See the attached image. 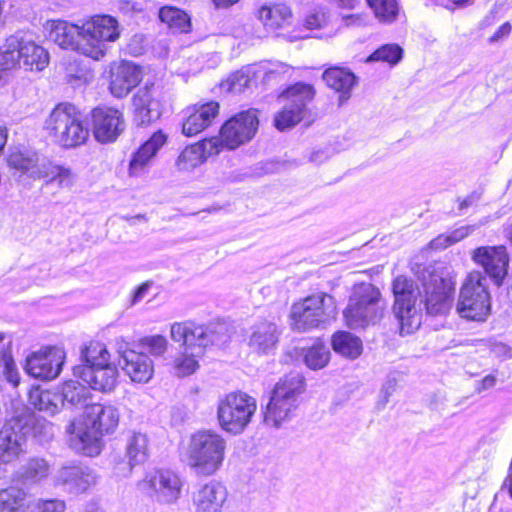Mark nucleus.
<instances>
[{
	"instance_id": "f257e3e1",
	"label": "nucleus",
	"mask_w": 512,
	"mask_h": 512,
	"mask_svg": "<svg viewBox=\"0 0 512 512\" xmlns=\"http://www.w3.org/2000/svg\"><path fill=\"white\" fill-rule=\"evenodd\" d=\"M49 37L62 48H69L78 53L101 60L105 57L108 44L120 37V25L110 15H96L82 24H72L65 20L46 22Z\"/></svg>"
},
{
	"instance_id": "f03ea898",
	"label": "nucleus",
	"mask_w": 512,
	"mask_h": 512,
	"mask_svg": "<svg viewBox=\"0 0 512 512\" xmlns=\"http://www.w3.org/2000/svg\"><path fill=\"white\" fill-rule=\"evenodd\" d=\"M119 421V409L110 403L86 405L83 418L71 421L66 427L70 447L87 456L98 455L102 436L114 433Z\"/></svg>"
},
{
	"instance_id": "7ed1b4c3",
	"label": "nucleus",
	"mask_w": 512,
	"mask_h": 512,
	"mask_svg": "<svg viewBox=\"0 0 512 512\" xmlns=\"http://www.w3.org/2000/svg\"><path fill=\"white\" fill-rule=\"evenodd\" d=\"M170 336L181 344L180 353L173 360L175 375L186 377L195 373L206 347L214 342L213 331L204 325L185 321L172 324Z\"/></svg>"
},
{
	"instance_id": "20e7f679",
	"label": "nucleus",
	"mask_w": 512,
	"mask_h": 512,
	"mask_svg": "<svg viewBox=\"0 0 512 512\" xmlns=\"http://www.w3.org/2000/svg\"><path fill=\"white\" fill-rule=\"evenodd\" d=\"M226 450L224 437L211 430H201L191 435L183 461L194 475L210 477L222 468Z\"/></svg>"
},
{
	"instance_id": "39448f33",
	"label": "nucleus",
	"mask_w": 512,
	"mask_h": 512,
	"mask_svg": "<svg viewBox=\"0 0 512 512\" xmlns=\"http://www.w3.org/2000/svg\"><path fill=\"white\" fill-rule=\"evenodd\" d=\"M44 128L51 140L65 149L84 145L89 138L81 112L70 103L58 104L46 118Z\"/></svg>"
},
{
	"instance_id": "423d86ee",
	"label": "nucleus",
	"mask_w": 512,
	"mask_h": 512,
	"mask_svg": "<svg viewBox=\"0 0 512 512\" xmlns=\"http://www.w3.org/2000/svg\"><path fill=\"white\" fill-rule=\"evenodd\" d=\"M384 307L377 287L371 283L355 285L343 313L346 325L351 329L375 325L382 319Z\"/></svg>"
},
{
	"instance_id": "0eeeda50",
	"label": "nucleus",
	"mask_w": 512,
	"mask_h": 512,
	"mask_svg": "<svg viewBox=\"0 0 512 512\" xmlns=\"http://www.w3.org/2000/svg\"><path fill=\"white\" fill-rule=\"evenodd\" d=\"M457 313L472 321H485L491 312V297L487 279L482 272L473 270L465 277L456 305Z\"/></svg>"
},
{
	"instance_id": "6e6552de",
	"label": "nucleus",
	"mask_w": 512,
	"mask_h": 512,
	"mask_svg": "<svg viewBox=\"0 0 512 512\" xmlns=\"http://www.w3.org/2000/svg\"><path fill=\"white\" fill-rule=\"evenodd\" d=\"M393 311L400 324L401 334H410L419 329L422 322L420 290L413 280L398 276L392 284Z\"/></svg>"
},
{
	"instance_id": "1a4fd4ad",
	"label": "nucleus",
	"mask_w": 512,
	"mask_h": 512,
	"mask_svg": "<svg viewBox=\"0 0 512 512\" xmlns=\"http://www.w3.org/2000/svg\"><path fill=\"white\" fill-rule=\"evenodd\" d=\"M304 391V380L299 374H289L276 383L264 412V422L278 428L290 419L297 407V398Z\"/></svg>"
},
{
	"instance_id": "9d476101",
	"label": "nucleus",
	"mask_w": 512,
	"mask_h": 512,
	"mask_svg": "<svg viewBox=\"0 0 512 512\" xmlns=\"http://www.w3.org/2000/svg\"><path fill=\"white\" fill-rule=\"evenodd\" d=\"M333 296L318 293L294 303L290 310L291 327L298 332L316 328L336 315Z\"/></svg>"
},
{
	"instance_id": "9b49d317",
	"label": "nucleus",
	"mask_w": 512,
	"mask_h": 512,
	"mask_svg": "<svg viewBox=\"0 0 512 512\" xmlns=\"http://www.w3.org/2000/svg\"><path fill=\"white\" fill-rule=\"evenodd\" d=\"M256 408V400L246 393L227 394L218 403L219 425L229 433L239 434L250 423Z\"/></svg>"
},
{
	"instance_id": "f8f14e48",
	"label": "nucleus",
	"mask_w": 512,
	"mask_h": 512,
	"mask_svg": "<svg viewBox=\"0 0 512 512\" xmlns=\"http://www.w3.org/2000/svg\"><path fill=\"white\" fill-rule=\"evenodd\" d=\"M282 97L287 103L274 119L275 127L281 131L295 126L304 118L307 104L314 97V90L310 85L297 83L288 88Z\"/></svg>"
},
{
	"instance_id": "ddd939ff",
	"label": "nucleus",
	"mask_w": 512,
	"mask_h": 512,
	"mask_svg": "<svg viewBox=\"0 0 512 512\" xmlns=\"http://www.w3.org/2000/svg\"><path fill=\"white\" fill-rule=\"evenodd\" d=\"M258 116L256 110L250 109L237 113L227 120L220 129L217 137L221 143V150L226 147L230 150L250 141L258 129Z\"/></svg>"
},
{
	"instance_id": "4468645a",
	"label": "nucleus",
	"mask_w": 512,
	"mask_h": 512,
	"mask_svg": "<svg viewBox=\"0 0 512 512\" xmlns=\"http://www.w3.org/2000/svg\"><path fill=\"white\" fill-rule=\"evenodd\" d=\"M471 260L484 270L483 275L488 276L496 286L503 284L510 262L505 246L477 247L471 251Z\"/></svg>"
},
{
	"instance_id": "2eb2a0df",
	"label": "nucleus",
	"mask_w": 512,
	"mask_h": 512,
	"mask_svg": "<svg viewBox=\"0 0 512 512\" xmlns=\"http://www.w3.org/2000/svg\"><path fill=\"white\" fill-rule=\"evenodd\" d=\"M425 306L430 315L446 314L452 307L455 282L450 277L430 274L423 283Z\"/></svg>"
},
{
	"instance_id": "dca6fc26",
	"label": "nucleus",
	"mask_w": 512,
	"mask_h": 512,
	"mask_svg": "<svg viewBox=\"0 0 512 512\" xmlns=\"http://www.w3.org/2000/svg\"><path fill=\"white\" fill-rule=\"evenodd\" d=\"M66 354L61 347H46L26 359L25 371L41 380L55 379L61 372Z\"/></svg>"
},
{
	"instance_id": "f3484780",
	"label": "nucleus",
	"mask_w": 512,
	"mask_h": 512,
	"mask_svg": "<svg viewBox=\"0 0 512 512\" xmlns=\"http://www.w3.org/2000/svg\"><path fill=\"white\" fill-rule=\"evenodd\" d=\"M144 485L151 491V497L160 504H174L182 493L183 482L171 470H156L146 476Z\"/></svg>"
},
{
	"instance_id": "a211bd4d",
	"label": "nucleus",
	"mask_w": 512,
	"mask_h": 512,
	"mask_svg": "<svg viewBox=\"0 0 512 512\" xmlns=\"http://www.w3.org/2000/svg\"><path fill=\"white\" fill-rule=\"evenodd\" d=\"M92 126L98 142L112 143L125 130L123 113L112 107H97L92 111Z\"/></svg>"
},
{
	"instance_id": "6ab92c4d",
	"label": "nucleus",
	"mask_w": 512,
	"mask_h": 512,
	"mask_svg": "<svg viewBox=\"0 0 512 512\" xmlns=\"http://www.w3.org/2000/svg\"><path fill=\"white\" fill-rule=\"evenodd\" d=\"M227 498L226 486L219 481L211 480L196 488L191 499L195 512H222Z\"/></svg>"
},
{
	"instance_id": "aec40b11",
	"label": "nucleus",
	"mask_w": 512,
	"mask_h": 512,
	"mask_svg": "<svg viewBox=\"0 0 512 512\" xmlns=\"http://www.w3.org/2000/svg\"><path fill=\"white\" fill-rule=\"evenodd\" d=\"M75 377L80 378L91 389L100 392H111L117 384V368L110 363L101 366H75Z\"/></svg>"
},
{
	"instance_id": "412c9836",
	"label": "nucleus",
	"mask_w": 512,
	"mask_h": 512,
	"mask_svg": "<svg viewBox=\"0 0 512 512\" xmlns=\"http://www.w3.org/2000/svg\"><path fill=\"white\" fill-rule=\"evenodd\" d=\"M220 152L221 143L217 137L204 139L184 148L176 160V167L180 171H191Z\"/></svg>"
},
{
	"instance_id": "4be33fe9",
	"label": "nucleus",
	"mask_w": 512,
	"mask_h": 512,
	"mask_svg": "<svg viewBox=\"0 0 512 512\" xmlns=\"http://www.w3.org/2000/svg\"><path fill=\"white\" fill-rule=\"evenodd\" d=\"M140 67L129 61L114 63L110 69V91L117 98L125 97L141 81Z\"/></svg>"
},
{
	"instance_id": "5701e85b",
	"label": "nucleus",
	"mask_w": 512,
	"mask_h": 512,
	"mask_svg": "<svg viewBox=\"0 0 512 512\" xmlns=\"http://www.w3.org/2000/svg\"><path fill=\"white\" fill-rule=\"evenodd\" d=\"M97 477L86 466H65L54 476V483L70 493H82L96 484Z\"/></svg>"
},
{
	"instance_id": "b1692460",
	"label": "nucleus",
	"mask_w": 512,
	"mask_h": 512,
	"mask_svg": "<svg viewBox=\"0 0 512 512\" xmlns=\"http://www.w3.org/2000/svg\"><path fill=\"white\" fill-rule=\"evenodd\" d=\"M219 113V104L210 101L187 108L182 122V133L192 137L209 127Z\"/></svg>"
},
{
	"instance_id": "393cba45",
	"label": "nucleus",
	"mask_w": 512,
	"mask_h": 512,
	"mask_svg": "<svg viewBox=\"0 0 512 512\" xmlns=\"http://www.w3.org/2000/svg\"><path fill=\"white\" fill-rule=\"evenodd\" d=\"M124 373L135 383H148L154 375V362L143 351L126 350L120 362Z\"/></svg>"
},
{
	"instance_id": "a878e982",
	"label": "nucleus",
	"mask_w": 512,
	"mask_h": 512,
	"mask_svg": "<svg viewBox=\"0 0 512 512\" xmlns=\"http://www.w3.org/2000/svg\"><path fill=\"white\" fill-rule=\"evenodd\" d=\"M166 141V134L162 131L155 132L145 143L132 153L128 165V175L130 177H139L142 175Z\"/></svg>"
},
{
	"instance_id": "bb28decb",
	"label": "nucleus",
	"mask_w": 512,
	"mask_h": 512,
	"mask_svg": "<svg viewBox=\"0 0 512 512\" xmlns=\"http://www.w3.org/2000/svg\"><path fill=\"white\" fill-rule=\"evenodd\" d=\"M47 161L41 159L36 151L26 148H15L7 156V164L10 168L26 173L33 179H42L47 175Z\"/></svg>"
},
{
	"instance_id": "cd10ccee",
	"label": "nucleus",
	"mask_w": 512,
	"mask_h": 512,
	"mask_svg": "<svg viewBox=\"0 0 512 512\" xmlns=\"http://www.w3.org/2000/svg\"><path fill=\"white\" fill-rule=\"evenodd\" d=\"M20 67L30 71H42L49 63V53L36 42L18 36Z\"/></svg>"
},
{
	"instance_id": "c85d7f7f",
	"label": "nucleus",
	"mask_w": 512,
	"mask_h": 512,
	"mask_svg": "<svg viewBox=\"0 0 512 512\" xmlns=\"http://www.w3.org/2000/svg\"><path fill=\"white\" fill-rule=\"evenodd\" d=\"M158 102L154 98L153 88L144 86L133 96L134 121L144 126L155 121L160 116Z\"/></svg>"
},
{
	"instance_id": "c756f323",
	"label": "nucleus",
	"mask_w": 512,
	"mask_h": 512,
	"mask_svg": "<svg viewBox=\"0 0 512 512\" xmlns=\"http://www.w3.org/2000/svg\"><path fill=\"white\" fill-rule=\"evenodd\" d=\"M278 337L277 325L269 320H261L252 326L248 345L257 353L268 354L275 348Z\"/></svg>"
},
{
	"instance_id": "7c9ffc66",
	"label": "nucleus",
	"mask_w": 512,
	"mask_h": 512,
	"mask_svg": "<svg viewBox=\"0 0 512 512\" xmlns=\"http://www.w3.org/2000/svg\"><path fill=\"white\" fill-rule=\"evenodd\" d=\"M325 83L340 94L339 102L343 104L351 96V90L357 83V78L350 70L343 67H330L323 73Z\"/></svg>"
},
{
	"instance_id": "2f4dec72",
	"label": "nucleus",
	"mask_w": 512,
	"mask_h": 512,
	"mask_svg": "<svg viewBox=\"0 0 512 512\" xmlns=\"http://www.w3.org/2000/svg\"><path fill=\"white\" fill-rule=\"evenodd\" d=\"M150 440L146 433L130 430L125 437V455L128 458V471L135 465L144 463L149 457Z\"/></svg>"
},
{
	"instance_id": "473e14b6",
	"label": "nucleus",
	"mask_w": 512,
	"mask_h": 512,
	"mask_svg": "<svg viewBox=\"0 0 512 512\" xmlns=\"http://www.w3.org/2000/svg\"><path fill=\"white\" fill-rule=\"evenodd\" d=\"M24 437L10 423L0 430V463H10L22 451Z\"/></svg>"
},
{
	"instance_id": "72a5a7b5",
	"label": "nucleus",
	"mask_w": 512,
	"mask_h": 512,
	"mask_svg": "<svg viewBox=\"0 0 512 512\" xmlns=\"http://www.w3.org/2000/svg\"><path fill=\"white\" fill-rule=\"evenodd\" d=\"M258 18L269 32H276L291 23L292 13L288 6L278 4L273 6L263 5L258 10Z\"/></svg>"
},
{
	"instance_id": "f704fd0d",
	"label": "nucleus",
	"mask_w": 512,
	"mask_h": 512,
	"mask_svg": "<svg viewBox=\"0 0 512 512\" xmlns=\"http://www.w3.org/2000/svg\"><path fill=\"white\" fill-rule=\"evenodd\" d=\"M331 345L337 354L349 359L358 358L363 350L361 339L347 331L334 333L331 339Z\"/></svg>"
},
{
	"instance_id": "c9c22d12",
	"label": "nucleus",
	"mask_w": 512,
	"mask_h": 512,
	"mask_svg": "<svg viewBox=\"0 0 512 512\" xmlns=\"http://www.w3.org/2000/svg\"><path fill=\"white\" fill-rule=\"evenodd\" d=\"M28 401L35 409L53 416L60 409L61 396L56 392L36 387L30 390Z\"/></svg>"
},
{
	"instance_id": "e433bc0d",
	"label": "nucleus",
	"mask_w": 512,
	"mask_h": 512,
	"mask_svg": "<svg viewBox=\"0 0 512 512\" xmlns=\"http://www.w3.org/2000/svg\"><path fill=\"white\" fill-rule=\"evenodd\" d=\"M301 355L308 368L320 370L327 366L331 354L326 344L317 339L311 346L302 348Z\"/></svg>"
},
{
	"instance_id": "4c0bfd02",
	"label": "nucleus",
	"mask_w": 512,
	"mask_h": 512,
	"mask_svg": "<svg viewBox=\"0 0 512 512\" xmlns=\"http://www.w3.org/2000/svg\"><path fill=\"white\" fill-rule=\"evenodd\" d=\"M27 493L18 487H8L0 490V512H24L26 509Z\"/></svg>"
},
{
	"instance_id": "58836bf2",
	"label": "nucleus",
	"mask_w": 512,
	"mask_h": 512,
	"mask_svg": "<svg viewBox=\"0 0 512 512\" xmlns=\"http://www.w3.org/2000/svg\"><path fill=\"white\" fill-rule=\"evenodd\" d=\"M61 405L68 403L72 406H86L90 398V392L87 387L78 381L69 380L62 385Z\"/></svg>"
},
{
	"instance_id": "ea45409f",
	"label": "nucleus",
	"mask_w": 512,
	"mask_h": 512,
	"mask_svg": "<svg viewBox=\"0 0 512 512\" xmlns=\"http://www.w3.org/2000/svg\"><path fill=\"white\" fill-rule=\"evenodd\" d=\"M476 229L475 225H466L458 227L450 232L443 233L430 241L429 246L434 250H444L461 240L467 238Z\"/></svg>"
},
{
	"instance_id": "a19ab883",
	"label": "nucleus",
	"mask_w": 512,
	"mask_h": 512,
	"mask_svg": "<svg viewBox=\"0 0 512 512\" xmlns=\"http://www.w3.org/2000/svg\"><path fill=\"white\" fill-rule=\"evenodd\" d=\"M81 360L82 366H101L110 363V354L103 343L92 341L82 348Z\"/></svg>"
},
{
	"instance_id": "79ce46f5",
	"label": "nucleus",
	"mask_w": 512,
	"mask_h": 512,
	"mask_svg": "<svg viewBox=\"0 0 512 512\" xmlns=\"http://www.w3.org/2000/svg\"><path fill=\"white\" fill-rule=\"evenodd\" d=\"M49 464L41 458L30 459L23 467L20 477L27 483H39L49 475Z\"/></svg>"
},
{
	"instance_id": "37998d69",
	"label": "nucleus",
	"mask_w": 512,
	"mask_h": 512,
	"mask_svg": "<svg viewBox=\"0 0 512 512\" xmlns=\"http://www.w3.org/2000/svg\"><path fill=\"white\" fill-rule=\"evenodd\" d=\"M17 47H19L18 35L8 37L0 47V73L16 66L20 67Z\"/></svg>"
},
{
	"instance_id": "c03bdc74",
	"label": "nucleus",
	"mask_w": 512,
	"mask_h": 512,
	"mask_svg": "<svg viewBox=\"0 0 512 512\" xmlns=\"http://www.w3.org/2000/svg\"><path fill=\"white\" fill-rule=\"evenodd\" d=\"M159 18L170 28L176 31L186 32L190 27V19L188 15L175 7H163L159 11Z\"/></svg>"
},
{
	"instance_id": "a18cd8bd",
	"label": "nucleus",
	"mask_w": 512,
	"mask_h": 512,
	"mask_svg": "<svg viewBox=\"0 0 512 512\" xmlns=\"http://www.w3.org/2000/svg\"><path fill=\"white\" fill-rule=\"evenodd\" d=\"M47 175L42 179H49V181H57L61 188H71L76 182V174L68 167L54 165L51 162L45 165Z\"/></svg>"
},
{
	"instance_id": "49530a36",
	"label": "nucleus",
	"mask_w": 512,
	"mask_h": 512,
	"mask_svg": "<svg viewBox=\"0 0 512 512\" xmlns=\"http://www.w3.org/2000/svg\"><path fill=\"white\" fill-rule=\"evenodd\" d=\"M367 3L379 21L390 23L396 19L398 14L396 0H367Z\"/></svg>"
},
{
	"instance_id": "de8ad7c7",
	"label": "nucleus",
	"mask_w": 512,
	"mask_h": 512,
	"mask_svg": "<svg viewBox=\"0 0 512 512\" xmlns=\"http://www.w3.org/2000/svg\"><path fill=\"white\" fill-rule=\"evenodd\" d=\"M93 73L87 67H82L75 60L69 62L66 67V79L73 87H79L93 80Z\"/></svg>"
},
{
	"instance_id": "09e8293b",
	"label": "nucleus",
	"mask_w": 512,
	"mask_h": 512,
	"mask_svg": "<svg viewBox=\"0 0 512 512\" xmlns=\"http://www.w3.org/2000/svg\"><path fill=\"white\" fill-rule=\"evenodd\" d=\"M402 48L397 44H386L374 51L366 62L382 61L389 64H396L402 58Z\"/></svg>"
},
{
	"instance_id": "8fccbe9b",
	"label": "nucleus",
	"mask_w": 512,
	"mask_h": 512,
	"mask_svg": "<svg viewBox=\"0 0 512 512\" xmlns=\"http://www.w3.org/2000/svg\"><path fill=\"white\" fill-rule=\"evenodd\" d=\"M250 82L251 78L248 69L241 70L231 74L227 80L222 82L221 87L228 92L241 93L249 87Z\"/></svg>"
},
{
	"instance_id": "3c124183",
	"label": "nucleus",
	"mask_w": 512,
	"mask_h": 512,
	"mask_svg": "<svg viewBox=\"0 0 512 512\" xmlns=\"http://www.w3.org/2000/svg\"><path fill=\"white\" fill-rule=\"evenodd\" d=\"M139 345L153 356H162L167 351L168 341L162 335H154L142 338Z\"/></svg>"
},
{
	"instance_id": "603ef678",
	"label": "nucleus",
	"mask_w": 512,
	"mask_h": 512,
	"mask_svg": "<svg viewBox=\"0 0 512 512\" xmlns=\"http://www.w3.org/2000/svg\"><path fill=\"white\" fill-rule=\"evenodd\" d=\"M0 364L3 367V374L7 381L13 384V386H17L19 384L20 377L12 356L4 354L1 357Z\"/></svg>"
},
{
	"instance_id": "864d4df0",
	"label": "nucleus",
	"mask_w": 512,
	"mask_h": 512,
	"mask_svg": "<svg viewBox=\"0 0 512 512\" xmlns=\"http://www.w3.org/2000/svg\"><path fill=\"white\" fill-rule=\"evenodd\" d=\"M66 505L64 501L57 499L42 500L35 503L31 512H65Z\"/></svg>"
},
{
	"instance_id": "5fc2aeb1",
	"label": "nucleus",
	"mask_w": 512,
	"mask_h": 512,
	"mask_svg": "<svg viewBox=\"0 0 512 512\" xmlns=\"http://www.w3.org/2000/svg\"><path fill=\"white\" fill-rule=\"evenodd\" d=\"M304 23L308 29L322 28L327 23V15L324 11H314L306 16Z\"/></svg>"
},
{
	"instance_id": "6e6d98bb",
	"label": "nucleus",
	"mask_w": 512,
	"mask_h": 512,
	"mask_svg": "<svg viewBox=\"0 0 512 512\" xmlns=\"http://www.w3.org/2000/svg\"><path fill=\"white\" fill-rule=\"evenodd\" d=\"M145 50L144 36L142 34L134 35L128 43V51L134 56L143 54Z\"/></svg>"
},
{
	"instance_id": "4d7b16f0",
	"label": "nucleus",
	"mask_w": 512,
	"mask_h": 512,
	"mask_svg": "<svg viewBox=\"0 0 512 512\" xmlns=\"http://www.w3.org/2000/svg\"><path fill=\"white\" fill-rule=\"evenodd\" d=\"M367 19L364 14H350L342 17V23L346 27H361L367 24Z\"/></svg>"
},
{
	"instance_id": "13d9d810",
	"label": "nucleus",
	"mask_w": 512,
	"mask_h": 512,
	"mask_svg": "<svg viewBox=\"0 0 512 512\" xmlns=\"http://www.w3.org/2000/svg\"><path fill=\"white\" fill-rule=\"evenodd\" d=\"M149 288H150V285L147 282L138 286L137 289L134 291V294L132 297V304H136L139 301H141L147 294Z\"/></svg>"
},
{
	"instance_id": "bf43d9fd",
	"label": "nucleus",
	"mask_w": 512,
	"mask_h": 512,
	"mask_svg": "<svg viewBox=\"0 0 512 512\" xmlns=\"http://www.w3.org/2000/svg\"><path fill=\"white\" fill-rule=\"evenodd\" d=\"M32 93H33V88L31 86H28V87L18 86L14 90V97H15V99L21 100L22 103H27V101H25L23 98L25 95L28 96Z\"/></svg>"
},
{
	"instance_id": "052dcab7",
	"label": "nucleus",
	"mask_w": 512,
	"mask_h": 512,
	"mask_svg": "<svg viewBox=\"0 0 512 512\" xmlns=\"http://www.w3.org/2000/svg\"><path fill=\"white\" fill-rule=\"evenodd\" d=\"M510 31H511V25H510V23L506 22V23L502 24L497 29V31L494 33V35L491 37L490 40L497 41L501 37L508 35L510 33Z\"/></svg>"
},
{
	"instance_id": "680f3d73",
	"label": "nucleus",
	"mask_w": 512,
	"mask_h": 512,
	"mask_svg": "<svg viewBox=\"0 0 512 512\" xmlns=\"http://www.w3.org/2000/svg\"><path fill=\"white\" fill-rule=\"evenodd\" d=\"M334 4H336L340 8L344 9H353L357 4V0H331Z\"/></svg>"
},
{
	"instance_id": "e2e57ef3",
	"label": "nucleus",
	"mask_w": 512,
	"mask_h": 512,
	"mask_svg": "<svg viewBox=\"0 0 512 512\" xmlns=\"http://www.w3.org/2000/svg\"><path fill=\"white\" fill-rule=\"evenodd\" d=\"M496 383V378L493 375H487L481 381V388L479 390H485L493 387Z\"/></svg>"
},
{
	"instance_id": "0e129e2a",
	"label": "nucleus",
	"mask_w": 512,
	"mask_h": 512,
	"mask_svg": "<svg viewBox=\"0 0 512 512\" xmlns=\"http://www.w3.org/2000/svg\"><path fill=\"white\" fill-rule=\"evenodd\" d=\"M475 200H476V197L474 195H469L463 201H461V203L459 205V208L461 210L465 209V208H468V207H470L474 203Z\"/></svg>"
},
{
	"instance_id": "69168bd1",
	"label": "nucleus",
	"mask_w": 512,
	"mask_h": 512,
	"mask_svg": "<svg viewBox=\"0 0 512 512\" xmlns=\"http://www.w3.org/2000/svg\"><path fill=\"white\" fill-rule=\"evenodd\" d=\"M238 1L239 0H213L217 7H228L237 3Z\"/></svg>"
},
{
	"instance_id": "338daca9",
	"label": "nucleus",
	"mask_w": 512,
	"mask_h": 512,
	"mask_svg": "<svg viewBox=\"0 0 512 512\" xmlns=\"http://www.w3.org/2000/svg\"><path fill=\"white\" fill-rule=\"evenodd\" d=\"M505 235L512 243V216L507 221Z\"/></svg>"
},
{
	"instance_id": "774afa93",
	"label": "nucleus",
	"mask_w": 512,
	"mask_h": 512,
	"mask_svg": "<svg viewBox=\"0 0 512 512\" xmlns=\"http://www.w3.org/2000/svg\"><path fill=\"white\" fill-rule=\"evenodd\" d=\"M505 485L508 486V490H509L510 496L512 498V462L510 465V475L507 478V480L505 481Z\"/></svg>"
}]
</instances>
